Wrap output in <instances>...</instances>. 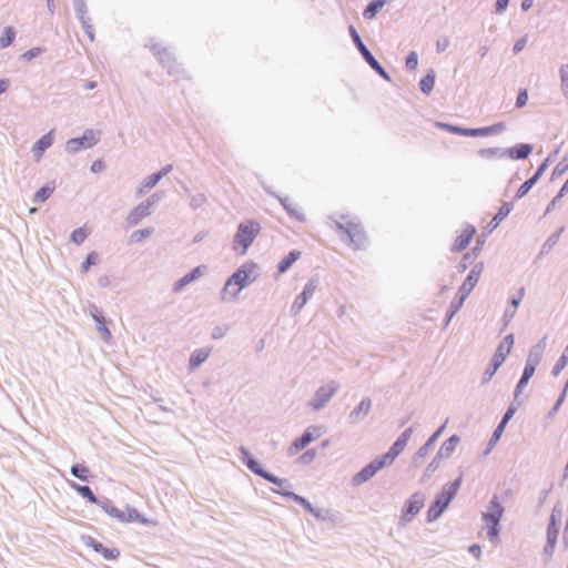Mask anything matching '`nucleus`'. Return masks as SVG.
Here are the masks:
<instances>
[{
	"label": "nucleus",
	"instance_id": "obj_10",
	"mask_svg": "<svg viewBox=\"0 0 568 568\" xmlns=\"http://www.w3.org/2000/svg\"><path fill=\"white\" fill-rule=\"evenodd\" d=\"M323 434V426L312 425L308 426L304 433L296 438L290 447V454L295 455L300 450L304 449L314 439L318 438Z\"/></svg>",
	"mask_w": 568,
	"mask_h": 568
},
{
	"label": "nucleus",
	"instance_id": "obj_18",
	"mask_svg": "<svg viewBox=\"0 0 568 568\" xmlns=\"http://www.w3.org/2000/svg\"><path fill=\"white\" fill-rule=\"evenodd\" d=\"M84 542L88 547L92 548L95 552H99L106 560H114L120 556V551L116 548H106L101 542L95 540L93 537H85Z\"/></svg>",
	"mask_w": 568,
	"mask_h": 568
},
{
	"label": "nucleus",
	"instance_id": "obj_46",
	"mask_svg": "<svg viewBox=\"0 0 568 568\" xmlns=\"http://www.w3.org/2000/svg\"><path fill=\"white\" fill-rule=\"evenodd\" d=\"M286 214L291 219H294L300 223H304L306 221L305 214L297 207L293 206L292 204H288L287 202H286Z\"/></svg>",
	"mask_w": 568,
	"mask_h": 568
},
{
	"label": "nucleus",
	"instance_id": "obj_64",
	"mask_svg": "<svg viewBox=\"0 0 568 568\" xmlns=\"http://www.w3.org/2000/svg\"><path fill=\"white\" fill-rule=\"evenodd\" d=\"M565 398H566L565 392H561L560 395L558 396L556 403L554 404V406L551 407V409L548 413L549 417H552L559 410L560 406L565 402Z\"/></svg>",
	"mask_w": 568,
	"mask_h": 568
},
{
	"label": "nucleus",
	"instance_id": "obj_25",
	"mask_svg": "<svg viewBox=\"0 0 568 568\" xmlns=\"http://www.w3.org/2000/svg\"><path fill=\"white\" fill-rule=\"evenodd\" d=\"M405 447V443L396 439L389 449L381 456V458L386 463L387 466H389L402 454Z\"/></svg>",
	"mask_w": 568,
	"mask_h": 568
},
{
	"label": "nucleus",
	"instance_id": "obj_39",
	"mask_svg": "<svg viewBox=\"0 0 568 568\" xmlns=\"http://www.w3.org/2000/svg\"><path fill=\"white\" fill-rule=\"evenodd\" d=\"M504 430H505V426H503L501 424H498L491 434V437H490L487 448L485 450V455L489 454L490 450L495 447V445L499 442Z\"/></svg>",
	"mask_w": 568,
	"mask_h": 568
},
{
	"label": "nucleus",
	"instance_id": "obj_28",
	"mask_svg": "<svg viewBox=\"0 0 568 568\" xmlns=\"http://www.w3.org/2000/svg\"><path fill=\"white\" fill-rule=\"evenodd\" d=\"M203 274V267L202 266H197L195 268H193L190 273H187L186 275H184L182 278H180L175 285H174V291L175 292H179L181 291L184 286L189 285L190 283H192L193 281L197 280L199 277H201Z\"/></svg>",
	"mask_w": 568,
	"mask_h": 568
},
{
	"label": "nucleus",
	"instance_id": "obj_27",
	"mask_svg": "<svg viewBox=\"0 0 568 568\" xmlns=\"http://www.w3.org/2000/svg\"><path fill=\"white\" fill-rule=\"evenodd\" d=\"M536 369H531V367H528L525 365L524 367V371H523V374L515 387V392H514V399L517 400L519 395L523 393V390L525 389V387L528 385L530 378L534 376Z\"/></svg>",
	"mask_w": 568,
	"mask_h": 568
},
{
	"label": "nucleus",
	"instance_id": "obj_58",
	"mask_svg": "<svg viewBox=\"0 0 568 568\" xmlns=\"http://www.w3.org/2000/svg\"><path fill=\"white\" fill-rule=\"evenodd\" d=\"M151 234H152L151 229L139 230V231H135L132 233L131 241L132 242H141L142 240L149 237Z\"/></svg>",
	"mask_w": 568,
	"mask_h": 568
},
{
	"label": "nucleus",
	"instance_id": "obj_9",
	"mask_svg": "<svg viewBox=\"0 0 568 568\" xmlns=\"http://www.w3.org/2000/svg\"><path fill=\"white\" fill-rule=\"evenodd\" d=\"M338 390V384L329 382L328 384L321 386L310 400L308 405L314 410H320L331 400V398Z\"/></svg>",
	"mask_w": 568,
	"mask_h": 568
},
{
	"label": "nucleus",
	"instance_id": "obj_20",
	"mask_svg": "<svg viewBox=\"0 0 568 568\" xmlns=\"http://www.w3.org/2000/svg\"><path fill=\"white\" fill-rule=\"evenodd\" d=\"M534 151V146L530 143H517L514 146L506 149V156L511 160H525Z\"/></svg>",
	"mask_w": 568,
	"mask_h": 568
},
{
	"label": "nucleus",
	"instance_id": "obj_61",
	"mask_svg": "<svg viewBox=\"0 0 568 568\" xmlns=\"http://www.w3.org/2000/svg\"><path fill=\"white\" fill-rule=\"evenodd\" d=\"M301 252L292 250L286 254V271L300 258Z\"/></svg>",
	"mask_w": 568,
	"mask_h": 568
},
{
	"label": "nucleus",
	"instance_id": "obj_11",
	"mask_svg": "<svg viewBox=\"0 0 568 568\" xmlns=\"http://www.w3.org/2000/svg\"><path fill=\"white\" fill-rule=\"evenodd\" d=\"M483 271H484V263L483 262H478V263L474 264V266L471 267V270L468 273L467 277L465 278V281L460 285V287L458 290V293L456 295H458L462 298L466 300L470 295V293L474 290V287L477 285Z\"/></svg>",
	"mask_w": 568,
	"mask_h": 568
},
{
	"label": "nucleus",
	"instance_id": "obj_17",
	"mask_svg": "<svg viewBox=\"0 0 568 568\" xmlns=\"http://www.w3.org/2000/svg\"><path fill=\"white\" fill-rule=\"evenodd\" d=\"M546 337L539 339L529 351L525 365L536 369L546 349Z\"/></svg>",
	"mask_w": 568,
	"mask_h": 568
},
{
	"label": "nucleus",
	"instance_id": "obj_32",
	"mask_svg": "<svg viewBox=\"0 0 568 568\" xmlns=\"http://www.w3.org/2000/svg\"><path fill=\"white\" fill-rule=\"evenodd\" d=\"M466 300L462 298L460 296L456 295L453 301L450 302V305L447 310L446 317H445V326H448V324L452 322L453 317L457 314V312L463 307V304Z\"/></svg>",
	"mask_w": 568,
	"mask_h": 568
},
{
	"label": "nucleus",
	"instance_id": "obj_19",
	"mask_svg": "<svg viewBox=\"0 0 568 568\" xmlns=\"http://www.w3.org/2000/svg\"><path fill=\"white\" fill-rule=\"evenodd\" d=\"M372 409V399L364 397L361 403L348 414V422L351 424H357L364 419Z\"/></svg>",
	"mask_w": 568,
	"mask_h": 568
},
{
	"label": "nucleus",
	"instance_id": "obj_26",
	"mask_svg": "<svg viewBox=\"0 0 568 568\" xmlns=\"http://www.w3.org/2000/svg\"><path fill=\"white\" fill-rule=\"evenodd\" d=\"M53 143L52 132L44 134L32 148V152L36 156V160L39 161L44 151L50 148Z\"/></svg>",
	"mask_w": 568,
	"mask_h": 568
},
{
	"label": "nucleus",
	"instance_id": "obj_1",
	"mask_svg": "<svg viewBox=\"0 0 568 568\" xmlns=\"http://www.w3.org/2000/svg\"><path fill=\"white\" fill-rule=\"evenodd\" d=\"M258 276L257 265L246 262L226 281L221 297L223 301H232L237 297L241 291L253 283Z\"/></svg>",
	"mask_w": 568,
	"mask_h": 568
},
{
	"label": "nucleus",
	"instance_id": "obj_63",
	"mask_svg": "<svg viewBox=\"0 0 568 568\" xmlns=\"http://www.w3.org/2000/svg\"><path fill=\"white\" fill-rule=\"evenodd\" d=\"M450 44V41H449V38L448 37H440L438 38L437 42H436V51L438 53L440 52H444L447 50V48L449 47Z\"/></svg>",
	"mask_w": 568,
	"mask_h": 568
},
{
	"label": "nucleus",
	"instance_id": "obj_47",
	"mask_svg": "<svg viewBox=\"0 0 568 568\" xmlns=\"http://www.w3.org/2000/svg\"><path fill=\"white\" fill-rule=\"evenodd\" d=\"M519 405H520V402H517V400L514 399V402L508 406L507 410L503 415L501 420L499 422V424H501L503 426L506 427L508 422L515 415V413H516V410H517Z\"/></svg>",
	"mask_w": 568,
	"mask_h": 568
},
{
	"label": "nucleus",
	"instance_id": "obj_59",
	"mask_svg": "<svg viewBox=\"0 0 568 568\" xmlns=\"http://www.w3.org/2000/svg\"><path fill=\"white\" fill-rule=\"evenodd\" d=\"M514 334H508L498 346H503L504 353L508 355L514 346Z\"/></svg>",
	"mask_w": 568,
	"mask_h": 568
},
{
	"label": "nucleus",
	"instance_id": "obj_60",
	"mask_svg": "<svg viewBox=\"0 0 568 568\" xmlns=\"http://www.w3.org/2000/svg\"><path fill=\"white\" fill-rule=\"evenodd\" d=\"M528 91L527 89H520L516 99V108L520 109L527 104Z\"/></svg>",
	"mask_w": 568,
	"mask_h": 568
},
{
	"label": "nucleus",
	"instance_id": "obj_55",
	"mask_svg": "<svg viewBox=\"0 0 568 568\" xmlns=\"http://www.w3.org/2000/svg\"><path fill=\"white\" fill-rule=\"evenodd\" d=\"M568 170V153L564 159L555 166L552 171V178L564 174Z\"/></svg>",
	"mask_w": 568,
	"mask_h": 568
},
{
	"label": "nucleus",
	"instance_id": "obj_5",
	"mask_svg": "<svg viewBox=\"0 0 568 568\" xmlns=\"http://www.w3.org/2000/svg\"><path fill=\"white\" fill-rule=\"evenodd\" d=\"M348 32L352 38V41L356 49L359 51L361 55L365 60V62L384 80L390 82L392 78L389 73L385 70V68L376 60L369 49L363 42L359 33L357 32L354 26L348 27Z\"/></svg>",
	"mask_w": 568,
	"mask_h": 568
},
{
	"label": "nucleus",
	"instance_id": "obj_43",
	"mask_svg": "<svg viewBox=\"0 0 568 568\" xmlns=\"http://www.w3.org/2000/svg\"><path fill=\"white\" fill-rule=\"evenodd\" d=\"M286 499H292L301 505L307 513L312 509V504L303 496H300L293 491L286 490Z\"/></svg>",
	"mask_w": 568,
	"mask_h": 568
},
{
	"label": "nucleus",
	"instance_id": "obj_37",
	"mask_svg": "<svg viewBox=\"0 0 568 568\" xmlns=\"http://www.w3.org/2000/svg\"><path fill=\"white\" fill-rule=\"evenodd\" d=\"M442 460L443 459H438L437 455H435V457L432 459V462L425 468V471L422 476V483H426L427 480L430 479L433 474L439 468Z\"/></svg>",
	"mask_w": 568,
	"mask_h": 568
},
{
	"label": "nucleus",
	"instance_id": "obj_13",
	"mask_svg": "<svg viewBox=\"0 0 568 568\" xmlns=\"http://www.w3.org/2000/svg\"><path fill=\"white\" fill-rule=\"evenodd\" d=\"M550 162V155L546 158L537 168L536 172L532 176L526 180L517 190L515 197L520 200L525 197L528 192L532 189V186L539 181L545 171L548 169Z\"/></svg>",
	"mask_w": 568,
	"mask_h": 568
},
{
	"label": "nucleus",
	"instance_id": "obj_49",
	"mask_svg": "<svg viewBox=\"0 0 568 568\" xmlns=\"http://www.w3.org/2000/svg\"><path fill=\"white\" fill-rule=\"evenodd\" d=\"M559 535V524H555L554 520H549L547 526V541L556 542Z\"/></svg>",
	"mask_w": 568,
	"mask_h": 568
},
{
	"label": "nucleus",
	"instance_id": "obj_31",
	"mask_svg": "<svg viewBox=\"0 0 568 568\" xmlns=\"http://www.w3.org/2000/svg\"><path fill=\"white\" fill-rule=\"evenodd\" d=\"M386 4V0H372L364 9L363 17L367 20H373L383 7Z\"/></svg>",
	"mask_w": 568,
	"mask_h": 568
},
{
	"label": "nucleus",
	"instance_id": "obj_40",
	"mask_svg": "<svg viewBox=\"0 0 568 568\" xmlns=\"http://www.w3.org/2000/svg\"><path fill=\"white\" fill-rule=\"evenodd\" d=\"M476 255H477V248H473L471 252H467L463 256L459 264L457 265V270L459 272H465L469 267V265H471L474 263Z\"/></svg>",
	"mask_w": 568,
	"mask_h": 568
},
{
	"label": "nucleus",
	"instance_id": "obj_38",
	"mask_svg": "<svg viewBox=\"0 0 568 568\" xmlns=\"http://www.w3.org/2000/svg\"><path fill=\"white\" fill-rule=\"evenodd\" d=\"M479 155L485 159L504 158L506 156V149L503 148H488L479 150Z\"/></svg>",
	"mask_w": 568,
	"mask_h": 568
},
{
	"label": "nucleus",
	"instance_id": "obj_22",
	"mask_svg": "<svg viewBox=\"0 0 568 568\" xmlns=\"http://www.w3.org/2000/svg\"><path fill=\"white\" fill-rule=\"evenodd\" d=\"M460 442V437L458 435H452L448 439H446L439 450L437 452L438 459L449 458L455 452L457 445Z\"/></svg>",
	"mask_w": 568,
	"mask_h": 568
},
{
	"label": "nucleus",
	"instance_id": "obj_57",
	"mask_svg": "<svg viewBox=\"0 0 568 568\" xmlns=\"http://www.w3.org/2000/svg\"><path fill=\"white\" fill-rule=\"evenodd\" d=\"M307 298H305V296L303 295H297L292 307H291V312L293 314H297L303 307L304 305L307 303Z\"/></svg>",
	"mask_w": 568,
	"mask_h": 568
},
{
	"label": "nucleus",
	"instance_id": "obj_21",
	"mask_svg": "<svg viewBox=\"0 0 568 568\" xmlns=\"http://www.w3.org/2000/svg\"><path fill=\"white\" fill-rule=\"evenodd\" d=\"M475 233L476 227L473 225H467L465 230L462 232V234L458 235L457 239L455 240L453 250L457 252L465 250L469 245Z\"/></svg>",
	"mask_w": 568,
	"mask_h": 568
},
{
	"label": "nucleus",
	"instance_id": "obj_15",
	"mask_svg": "<svg viewBox=\"0 0 568 568\" xmlns=\"http://www.w3.org/2000/svg\"><path fill=\"white\" fill-rule=\"evenodd\" d=\"M438 125L444 128L449 133L462 135V136H471V138L486 136L485 126H483V128H464V126L448 124V123H438Z\"/></svg>",
	"mask_w": 568,
	"mask_h": 568
},
{
	"label": "nucleus",
	"instance_id": "obj_16",
	"mask_svg": "<svg viewBox=\"0 0 568 568\" xmlns=\"http://www.w3.org/2000/svg\"><path fill=\"white\" fill-rule=\"evenodd\" d=\"M98 142L97 135L93 131L85 132L81 138L71 139L68 141L67 146L69 151L77 152L82 148H91Z\"/></svg>",
	"mask_w": 568,
	"mask_h": 568
},
{
	"label": "nucleus",
	"instance_id": "obj_4",
	"mask_svg": "<svg viewBox=\"0 0 568 568\" xmlns=\"http://www.w3.org/2000/svg\"><path fill=\"white\" fill-rule=\"evenodd\" d=\"M261 231L260 224L254 221H245L241 223L234 236L233 248L240 255L247 252L250 245L254 242L255 237Z\"/></svg>",
	"mask_w": 568,
	"mask_h": 568
},
{
	"label": "nucleus",
	"instance_id": "obj_34",
	"mask_svg": "<svg viewBox=\"0 0 568 568\" xmlns=\"http://www.w3.org/2000/svg\"><path fill=\"white\" fill-rule=\"evenodd\" d=\"M171 169H172V166L168 165V166L163 168L160 172L150 175L144 182V187H146V189L154 187L159 183V181L171 171Z\"/></svg>",
	"mask_w": 568,
	"mask_h": 568
},
{
	"label": "nucleus",
	"instance_id": "obj_52",
	"mask_svg": "<svg viewBox=\"0 0 568 568\" xmlns=\"http://www.w3.org/2000/svg\"><path fill=\"white\" fill-rule=\"evenodd\" d=\"M74 488L82 497L87 498L90 503H97V497L94 496L89 486L74 485Z\"/></svg>",
	"mask_w": 568,
	"mask_h": 568
},
{
	"label": "nucleus",
	"instance_id": "obj_41",
	"mask_svg": "<svg viewBox=\"0 0 568 568\" xmlns=\"http://www.w3.org/2000/svg\"><path fill=\"white\" fill-rule=\"evenodd\" d=\"M14 37H16V32H14L13 28H11V27L4 28L3 33L0 37V48L4 49V48L9 47L13 42Z\"/></svg>",
	"mask_w": 568,
	"mask_h": 568
},
{
	"label": "nucleus",
	"instance_id": "obj_12",
	"mask_svg": "<svg viewBox=\"0 0 568 568\" xmlns=\"http://www.w3.org/2000/svg\"><path fill=\"white\" fill-rule=\"evenodd\" d=\"M446 424H447V420L440 425L432 435L430 437L426 440V443L419 447V449L415 453V455L413 456L412 458V466L413 467H419L423 462H424V458L428 455L429 453V449L434 446V444L436 443V440L440 437V435L443 434L445 427H446Z\"/></svg>",
	"mask_w": 568,
	"mask_h": 568
},
{
	"label": "nucleus",
	"instance_id": "obj_35",
	"mask_svg": "<svg viewBox=\"0 0 568 568\" xmlns=\"http://www.w3.org/2000/svg\"><path fill=\"white\" fill-rule=\"evenodd\" d=\"M564 232V227L551 234L541 246L540 254H548L554 246L558 243L560 234Z\"/></svg>",
	"mask_w": 568,
	"mask_h": 568
},
{
	"label": "nucleus",
	"instance_id": "obj_62",
	"mask_svg": "<svg viewBox=\"0 0 568 568\" xmlns=\"http://www.w3.org/2000/svg\"><path fill=\"white\" fill-rule=\"evenodd\" d=\"M525 296V287H520L516 295L510 298V305L513 308H517Z\"/></svg>",
	"mask_w": 568,
	"mask_h": 568
},
{
	"label": "nucleus",
	"instance_id": "obj_6",
	"mask_svg": "<svg viewBox=\"0 0 568 568\" xmlns=\"http://www.w3.org/2000/svg\"><path fill=\"white\" fill-rule=\"evenodd\" d=\"M425 500V494L422 491H416L405 501L398 521V526L400 528H405L410 521H413L416 515H418L424 507Z\"/></svg>",
	"mask_w": 568,
	"mask_h": 568
},
{
	"label": "nucleus",
	"instance_id": "obj_48",
	"mask_svg": "<svg viewBox=\"0 0 568 568\" xmlns=\"http://www.w3.org/2000/svg\"><path fill=\"white\" fill-rule=\"evenodd\" d=\"M99 261V255L97 252H91L87 255L85 261L81 264V273L85 274L89 272L92 265H95Z\"/></svg>",
	"mask_w": 568,
	"mask_h": 568
},
{
	"label": "nucleus",
	"instance_id": "obj_2",
	"mask_svg": "<svg viewBox=\"0 0 568 568\" xmlns=\"http://www.w3.org/2000/svg\"><path fill=\"white\" fill-rule=\"evenodd\" d=\"M462 483L463 473H460V475L455 480L443 486L442 490L435 496L427 510L426 520L428 523L436 521L444 514L452 500L457 495Z\"/></svg>",
	"mask_w": 568,
	"mask_h": 568
},
{
	"label": "nucleus",
	"instance_id": "obj_56",
	"mask_svg": "<svg viewBox=\"0 0 568 568\" xmlns=\"http://www.w3.org/2000/svg\"><path fill=\"white\" fill-rule=\"evenodd\" d=\"M405 64H406V68L409 71H413V70H415L417 68V65H418V54H417L416 51H410L407 54Z\"/></svg>",
	"mask_w": 568,
	"mask_h": 568
},
{
	"label": "nucleus",
	"instance_id": "obj_36",
	"mask_svg": "<svg viewBox=\"0 0 568 568\" xmlns=\"http://www.w3.org/2000/svg\"><path fill=\"white\" fill-rule=\"evenodd\" d=\"M568 365V345L551 369L552 376L557 377Z\"/></svg>",
	"mask_w": 568,
	"mask_h": 568
},
{
	"label": "nucleus",
	"instance_id": "obj_7",
	"mask_svg": "<svg viewBox=\"0 0 568 568\" xmlns=\"http://www.w3.org/2000/svg\"><path fill=\"white\" fill-rule=\"evenodd\" d=\"M332 222L341 233L347 236V239L349 240V244L353 246V248H364L366 235L363 231V227L359 224L352 221H346L345 223H342L334 219H332Z\"/></svg>",
	"mask_w": 568,
	"mask_h": 568
},
{
	"label": "nucleus",
	"instance_id": "obj_33",
	"mask_svg": "<svg viewBox=\"0 0 568 568\" xmlns=\"http://www.w3.org/2000/svg\"><path fill=\"white\" fill-rule=\"evenodd\" d=\"M210 353H211L210 348H200V349L194 351L190 357L191 368H196L203 362H205L209 358Z\"/></svg>",
	"mask_w": 568,
	"mask_h": 568
},
{
	"label": "nucleus",
	"instance_id": "obj_29",
	"mask_svg": "<svg viewBox=\"0 0 568 568\" xmlns=\"http://www.w3.org/2000/svg\"><path fill=\"white\" fill-rule=\"evenodd\" d=\"M310 514L321 521L336 523L338 519V513L331 509L312 507Z\"/></svg>",
	"mask_w": 568,
	"mask_h": 568
},
{
	"label": "nucleus",
	"instance_id": "obj_30",
	"mask_svg": "<svg viewBox=\"0 0 568 568\" xmlns=\"http://www.w3.org/2000/svg\"><path fill=\"white\" fill-rule=\"evenodd\" d=\"M436 72L434 69H429L427 73L420 79L419 88L425 95H429L435 85Z\"/></svg>",
	"mask_w": 568,
	"mask_h": 568
},
{
	"label": "nucleus",
	"instance_id": "obj_3",
	"mask_svg": "<svg viewBox=\"0 0 568 568\" xmlns=\"http://www.w3.org/2000/svg\"><path fill=\"white\" fill-rule=\"evenodd\" d=\"M504 513L505 508L501 501L497 495H494L489 500L487 510L481 516L486 525L487 537L491 544H496L499 540L500 520Z\"/></svg>",
	"mask_w": 568,
	"mask_h": 568
},
{
	"label": "nucleus",
	"instance_id": "obj_45",
	"mask_svg": "<svg viewBox=\"0 0 568 568\" xmlns=\"http://www.w3.org/2000/svg\"><path fill=\"white\" fill-rule=\"evenodd\" d=\"M71 473L74 477L81 479V480H89L90 477V470L87 466L83 465H74L71 467Z\"/></svg>",
	"mask_w": 568,
	"mask_h": 568
},
{
	"label": "nucleus",
	"instance_id": "obj_24",
	"mask_svg": "<svg viewBox=\"0 0 568 568\" xmlns=\"http://www.w3.org/2000/svg\"><path fill=\"white\" fill-rule=\"evenodd\" d=\"M514 206L511 202H504L501 206L499 207L498 212L495 214V216L491 219V221L488 224L489 231H494L498 227V225L504 221L509 213L513 211Z\"/></svg>",
	"mask_w": 568,
	"mask_h": 568
},
{
	"label": "nucleus",
	"instance_id": "obj_51",
	"mask_svg": "<svg viewBox=\"0 0 568 568\" xmlns=\"http://www.w3.org/2000/svg\"><path fill=\"white\" fill-rule=\"evenodd\" d=\"M128 521H138L143 525H150L152 521L150 519H146L142 517L135 509L130 508L126 510V518Z\"/></svg>",
	"mask_w": 568,
	"mask_h": 568
},
{
	"label": "nucleus",
	"instance_id": "obj_14",
	"mask_svg": "<svg viewBox=\"0 0 568 568\" xmlns=\"http://www.w3.org/2000/svg\"><path fill=\"white\" fill-rule=\"evenodd\" d=\"M507 356L508 355L504 353L503 346H498L493 355L490 363L488 364L487 368L483 374L481 384H487L493 378V376L503 365Z\"/></svg>",
	"mask_w": 568,
	"mask_h": 568
},
{
	"label": "nucleus",
	"instance_id": "obj_54",
	"mask_svg": "<svg viewBox=\"0 0 568 568\" xmlns=\"http://www.w3.org/2000/svg\"><path fill=\"white\" fill-rule=\"evenodd\" d=\"M505 130H506L505 122H497V123H494L493 125L485 126L486 136L501 133Z\"/></svg>",
	"mask_w": 568,
	"mask_h": 568
},
{
	"label": "nucleus",
	"instance_id": "obj_50",
	"mask_svg": "<svg viewBox=\"0 0 568 568\" xmlns=\"http://www.w3.org/2000/svg\"><path fill=\"white\" fill-rule=\"evenodd\" d=\"M89 235V231L85 227H79L71 234V240L77 245L82 244Z\"/></svg>",
	"mask_w": 568,
	"mask_h": 568
},
{
	"label": "nucleus",
	"instance_id": "obj_23",
	"mask_svg": "<svg viewBox=\"0 0 568 568\" xmlns=\"http://www.w3.org/2000/svg\"><path fill=\"white\" fill-rule=\"evenodd\" d=\"M241 453L243 455V462L252 471L271 481H275V479L271 475L263 471L261 464L257 460H255L245 448H241Z\"/></svg>",
	"mask_w": 568,
	"mask_h": 568
},
{
	"label": "nucleus",
	"instance_id": "obj_44",
	"mask_svg": "<svg viewBox=\"0 0 568 568\" xmlns=\"http://www.w3.org/2000/svg\"><path fill=\"white\" fill-rule=\"evenodd\" d=\"M560 88L564 97L568 100V64H562L559 70Z\"/></svg>",
	"mask_w": 568,
	"mask_h": 568
},
{
	"label": "nucleus",
	"instance_id": "obj_53",
	"mask_svg": "<svg viewBox=\"0 0 568 568\" xmlns=\"http://www.w3.org/2000/svg\"><path fill=\"white\" fill-rule=\"evenodd\" d=\"M316 287H317V281L314 278H311L305 284L301 295L305 296V298H307V301H310L312 298V296L314 295Z\"/></svg>",
	"mask_w": 568,
	"mask_h": 568
},
{
	"label": "nucleus",
	"instance_id": "obj_8",
	"mask_svg": "<svg viewBox=\"0 0 568 568\" xmlns=\"http://www.w3.org/2000/svg\"><path fill=\"white\" fill-rule=\"evenodd\" d=\"M385 467H387L386 463L381 458V456H378L353 476L352 484L354 486H361L367 483L371 478H373L379 470H382Z\"/></svg>",
	"mask_w": 568,
	"mask_h": 568
},
{
	"label": "nucleus",
	"instance_id": "obj_42",
	"mask_svg": "<svg viewBox=\"0 0 568 568\" xmlns=\"http://www.w3.org/2000/svg\"><path fill=\"white\" fill-rule=\"evenodd\" d=\"M54 191V185H45L43 187H41L36 194H34V202L37 203H42L44 201H47L51 194L53 193Z\"/></svg>",
	"mask_w": 568,
	"mask_h": 568
}]
</instances>
